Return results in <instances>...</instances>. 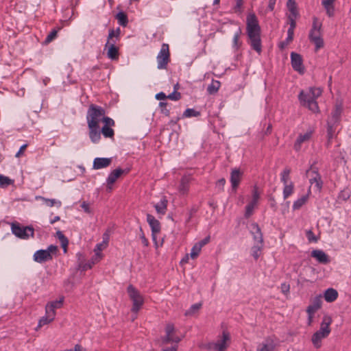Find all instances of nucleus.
Wrapping results in <instances>:
<instances>
[{"label": "nucleus", "instance_id": "obj_1", "mask_svg": "<svg viewBox=\"0 0 351 351\" xmlns=\"http://www.w3.org/2000/svg\"><path fill=\"white\" fill-rule=\"evenodd\" d=\"M246 34L248 44L257 53L262 52L261 29L257 16L254 12H250L246 17Z\"/></svg>", "mask_w": 351, "mask_h": 351}, {"label": "nucleus", "instance_id": "obj_2", "mask_svg": "<svg viewBox=\"0 0 351 351\" xmlns=\"http://www.w3.org/2000/svg\"><path fill=\"white\" fill-rule=\"evenodd\" d=\"M322 90L320 88L310 87L302 90L298 95V100L302 106L307 108L314 113L319 112L317 99L321 96Z\"/></svg>", "mask_w": 351, "mask_h": 351}, {"label": "nucleus", "instance_id": "obj_3", "mask_svg": "<svg viewBox=\"0 0 351 351\" xmlns=\"http://www.w3.org/2000/svg\"><path fill=\"white\" fill-rule=\"evenodd\" d=\"M322 25L318 21L317 18L314 17L308 38L309 40L315 45V51H317L324 45V40L322 37Z\"/></svg>", "mask_w": 351, "mask_h": 351}, {"label": "nucleus", "instance_id": "obj_4", "mask_svg": "<svg viewBox=\"0 0 351 351\" xmlns=\"http://www.w3.org/2000/svg\"><path fill=\"white\" fill-rule=\"evenodd\" d=\"M105 115L106 110L104 108L95 104L90 105L86 114L87 125H99Z\"/></svg>", "mask_w": 351, "mask_h": 351}, {"label": "nucleus", "instance_id": "obj_5", "mask_svg": "<svg viewBox=\"0 0 351 351\" xmlns=\"http://www.w3.org/2000/svg\"><path fill=\"white\" fill-rule=\"evenodd\" d=\"M127 291L130 299L132 302V306L131 308L132 312L137 313L141 308L143 303L144 298L141 293L132 285H130L127 288Z\"/></svg>", "mask_w": 351, "mask_h": 351}, {"label": "nucleus", "instance_id": "obj_6", "mask_svg": "<svg viewBox=\"0 0 351 351\" xmlns=\"http://www.w3.org/2000/svg\"><path fill=\"white\" fill-rule=\"evenodd\" d=\"M330 321L324 319L321 324L319 330L315 332L312 336V343L316 348L321 347V342L322 339L327 337L330 332V328L329 327Z\"/></svg>", "mask_w": 351, "mask_h": 351}, {"label": "nucleus", "instance_id": "obj_7", "mask_svg": "<svg viewBox=\"0 0 351 351\" xmlns=\"http://www.w3.org/2000/svg\"><path fill=\"white\" fill-rule=\"evenodd\" d=\"M315 131V126L308 125L304 132L299 133L293 145L294 149L297 152L300 151L303 143H308L311 141Z\"/></svg>", "mask_w": 351, "mask_h": 351}, {"label": "nucleus", "instance_id": "obj_8", "mask_svg": "<svg viewBox=\"0 0 351 351\" xmlns=\"http://www.w3.org/2000/svg\"><path fill=\"white\" fill-rule=\"evenodd\" d=\"M11 230L16 237L22 239H27L30 237H34V230L30 226H22L19 223L15 222L11 224Z\"/></svg>", "mask_w": 351, "mask_h": 351}, {"label": "nucleus", "instance_id": "obj_9", "mask_svg": "<svg viewBox=\"0 0 351 351\" xmlns=\"http://www.w3.org/2000/svg\"><path fill=\"white\" fill-rule=\"evenodd\" d=\"M230 343V334L227 330H223L221 336L216 341L210 344V348L214 351H226Z\"/></svg>", "mask_w": 351, "mask_h": 351}, {"label": "nucleus", "instance_id": "obj_10", "mask_svg": "<svg viewBox=\"0 0 351 351\" xmlns=\"http://www.w3.org/2000/svg\"><path fill=\"white\" fill-rule=\"evenodd\" d=\"M158 69H165L169 62V49L167 44L163 43L156 57Z\"/></svg>", "mask_w": 351, "mask_h": 351}, {"label": "nucleus", "instance_id": "obj_11", "mask_svg": "<svg viewBox=\"0 0 351 351\" xmlns=\"http://www.w3.org/2000/svg\"><path fill=\"white\" fill-rule=\"evenodd\" d=\"M291 63L293 69L300 74L304 73L303 60L302 56L295 52L291 53Z\"/></svg>", "mask_w": 351, "mask_h": 351}, {"label": "nucleus", "instance_id": "obj_12", "mask_svg": "<svg viewBox=\"0 0 351 351\" xmlns=\"http://www.w3.org/2000/svg\"><path fill=\"white\" fill-rule=\"evenodd\" d=\"M250 232L252 235L254 243L264 244L263 233L257 223H252L250 225Z\"/></svg>", "mask_w": 351, "mask_h": 351}, {"label": "nucleus", "instance_id": "obj_13", "mask_svg": "<svg viewBox=\"0 0 351 351\" xmlns=\"http://www.w3.org/2000/svg\"><path fill=\"white\" fill-rule=\"evenodd\" d=\"M53 259V256L46 250H38L33 255V260L38 263H43Z\"/></svg>", "mask_w": 351, "mask_h": 351}, {"label": "nucleus", "instance_id": "obj_14", "mask_svg": "<svg viewBox=\"0 0 351 351\" xmlns=\"http://www.w3.org/2000/svg\"><path fill=\"white\" fill-rule=\"evenodd\" d=\"M243 173L239 169H233L230 173V181L232 189L236 191L241 182Z\"/></svg>", "mask_w": 351, "mask_h": 351}, {"label": "nucleus", "instance_id": "obj_15", "mask_svg": "<svg viewBox=\"0 0 351 351\" xmlns=\"http://www.w3.org/2000/svg\"><path fill=\"white\" fill-rule=\"evenodd\" d=\"M120 34L121 29L119 27H117L116 29H109L108 40L105 45V48H107V46H112V45L113 46H116V43L120 39Z\"/></svg>", "mask_w": 351, "mask_h": 351}, {"label": "nucleus", "instance_id": "obj_16", "mask_svg": "<svg viewBox=\"0 0 351 351\" xmlns=\"http://www.w3.org/2000/svg\"><path fill=\"white\" fill-rule=\"evenodd\" d=\"M88 136L93 143H97L101 139V130L99 125H88Z\"/></svg>", "mask_w": 351, "mask_h": 351}, {"label": "nucleus", "instance_id": "obj_17", "mask_svg": "<svg viewBox=\"0 0 351 351\" xmlns=\"http://www.w3.org/2000/svg\"><path fill=\"white\" fill-rule=\"evenodd\" d=\"M322 295H319L315 296L311 300V304L307 307L306 309V311L309 315V318H311L312 315H313L319 308H321L322 304Z\"/></svg>", "mask_w": 351, "mask_h": 351}, {"label": "nucleus", "instance_id": "obj_18", "mask_svg": "<svg viewBox=\"0 0 351 351\" xmlns=\"http://www.w3.org/2000/svg\"><path fill=\"white\" fill-rule=\"evenodd\" d=\"M342 111V105L341 104H337L327 122L337 125L340 121Z\"/></svg>", "mask_w": 351, "mask_h": 351}, {"label": "nucleus", "instance_id": "obj_19", "mask_svg": "<svg viewBox=\"0 0 351 351\" xmlns=\"http://www.w3.org/2000/svg\"><path fill=\"white\" fill-rule=\"evenodd\" d=\"M112 162L111 158H95L93 163V169H101L106 168Z\"/></svg>", "mask_w": 351, "mask_h": 351}, {"label": "nucleus", "instance_id": "obj_20", "mask_svg": "<svg viewBox=\"0 0 351 351\" xmlns=\"http://www.w3.org/2000/svg\"><path fill=\"white\" fill-rule=\"evenodd\" d=\"M276 343L272 337L266 338L257 348L258 351H274Z\"/></svg>", "mask_w": 351, "mask_h": 351}, {"label": "nucleus", "instance_id": "obj_21", "mask_svg": "<svg viewBox=\"0 0 351 351\" xmlns=\"http://www.w3.org/2000/svg\"><path fill=\"white\" fill-rule=\"evenodd\" d=\"M123 173V170L121 168H117L110 173L106 179L108 188L110 190L112 189L111 185H112L117 181V180L121 176Z\"/></svg>", "mask_w": 351, "mask_h": 351}, {"label": "nucleus", "instance_id": "obj_22", "mask_svg": "<svg viewBox=\"0 0 351 351\" xmlns=\"http://www.w3.org/2000/svg\"><path fill=\"white\" fill-rule=\"evenodd\" d=\"M311 256L315 258L319 263L327 264L330 262L328 256L321 250H313Z\"/></svg>", "mask_w": 351, "mask_h": 351}, {"label": "nucleus", "instance_id": "obj_23", "mask_svg": "<svg viewBox=\"0 0 351 351\" xmlns=\"http://www.w3.org/2000/svg\"><path fill=\"white\" fill-rule=\"evenodd\" d=\"M147 221L151 228L152 233H159L160 232V223L153 215L147 214Z\"/></svg>", "mask_w": 351, "mask_h": 351}, {"label": "nucleus", "instance_id": "obj_24", "mask_svg": "<svg viewBox=\"0 0 351 351\" xmlns=\"http://www.w3.org/2000/svg\"><path fill=\"white\" fill-rule=\"evenodd\" d=\"M335 1L336 0H322V5L328 17H332L335 15Z\"/></svg>", "mask_w": 351, "mask_h": 351}, {"label": "nucleus", "instance_id": "obj_25", "mask_svg": "<svg viewBox=\"0 0 351 351\" xmlns=\"http://www.w3.org/2000/svg\"><path fill=\"white\" fill-rule=\"evenodd\" d=\"M168 201L165 197L160 199V202L154 205L156 213L158 215H164L167 208Z\"/></svg>", "mask_w": 351, "mask_h": 351}, {"label": "nucleus", "instance_id": "obj_26", "mask_svg": "<svg viewBox=\"0 0 351 351\" xmlns=\"http://www.w3.org/2000/svg\"><path fill=\"white\" fill-rule=\"evenodd\" d=\"M56 316V313H49V311H45V315L41 317L38 322V327L40 328L46 324L51 322Z\"/></svg>", "mask_w": 351, "mask_h": 351}, {"label": "nucleus", "instance_id": "obj_27", "mask_svg": "<svg viewBox=\"0 0 351 351\" xmlns=\"http://www.w3.org/2000/svg\"><path fill=\"white\" fill-rule=\"evenodd\" d=\"M337 297L338 292L332 288L327 289L324 293V298L327 302H334Z\"/></svg>", "mask_w": 351, "mask_h": 351}, {"label": "nucleus", "instance_id": "obj_28", "mask_svg": "<svg viewBox=\"0 0 351 351\" xmlns=\"http://www.w3.org/2000/svg\"><path fill=\"white\" fill-rule=\"evenodd\" d=\"M189 182L190 178L189 177L184 176L182 178L178 187L179 192L181 194L185 195L187 193L189 189Z\"/></svg>", "mask_w": 351, "mask_h": 351}, {"label": "nucleus", "instance_id": "obj_29", "mask_svg": "<svg viewBox=\"0 0 351 351\" xmlns=\"http://www.w3.org/2000/svg\"><path fill=\"white\" fill-rule=\"evenodd\" d=\"M312 173L314 174V176L310 178L309 182L311 185L315 184V187H316L317 190L319 191L322 188L321 176L317 171L313 170L312 171Z\"/></svg>", "mask_w": 351, "mask_h": 351}, {"label": "nucleus", "instance_id": "obj_30", "mask_svg": "<svg viewBox=\"0 0 351 351\" xmlns=\"http://www.w3.org/2000/svg\"><path fill=\"white\" fill-rule=\"evenodd\" d=\"M62 303L63 298H61L59 300H54L49 302L45 306V311H49V313H56L55 309L60 308Z\"/></svg>", "mask_w": 351, "mask_h": 351}, {"label": "nucleus", "instance_id": "obj_31", "mask_svg": "<svg viewBox=\"0 0 351 351\" xmlns=\"http://www.w3.org/2000/svg\"><path fill=\"white\" fill-rule=\"evenodd\" d=\"M311 193L310 189H308L306 195H302L301 197L298 198L295 200L293 204V210H298L300 209L308 200V195Z\"/></svg>", "mask_w": 351, "mask_h": 351}, {"label": "nucleus", "instance_id": "obj_32", "mask_svg": "<svg viewBox=\"0 0 351 351\" xmlns=\"http://www.w3.org/2000/svg\"><path fill=\"white\" fill-rule=\"evenodd\" d=\"M107 56L110 60H117L119 57V49L116 46H107Z\"/></svg>", "mask_w": 351, "mask_h": 351}, {"label": "nucleus", "instance_id": "obj_33", "mask_svg": "<svg viewBox=\"0 0 351 351\" xmlns=\"http://www.w3.org/2000/svg\"><path fill=\"white\" fill-rule=\"evenodd\" d=\"M287 6L289 9V11L290 12L289 16L297 17L298 15V12L295 0H288Z\"/></svg>", "mask_w": 351, "mask_h": 351}, {"label": "nucleus", "instance_id": "obj_34", "mask_svg": "<svg viewBox=\"0 0 351 351\" xmlns=\"http://www.w3.org/2000/svg\"><path fill=\"white\" fill-rule=\"evenodd\" d=\"M263 246L264 244L254 243L253 246L252 247L251 252L252 256L255 260H257L260 257L261 251L263 249Z\"/></svg>", "mask_w": 351, "mask_h": 351}, {"label": "nucleus", "instance_id": "obj_35", "mask_svg": "<svg viewBox=\"0 0 351 351\" xmlns=\"http://www.w3.org/2000/svg\"><path fill=\"white\" fill-rule=\"evenodd\" d=\"M241 35V29L239 28L234 34L232 39V47L238 50L241 46V42L240 41V36Z\"/></svg>", "mask_w": 351, "mask_h": 351}, {"label": "nucleus", "instance_id": "obj_36", "mask_svg": "<svg viewBox=\"0 0 351 351\" xmlns=\"http://www.w3.org/2000/svg\"><path fill=\"white\" fill-rule=\"evenodd\" d=\"M202 304L201 302L195 303L191 306V307L184 313L185 316H193L196 314L201 308Z\"/></svg>", "mask_w": 351, "mask_h": 351}, {"label": "nucleus", "instance_id": "obj_37", "mask_svg": "<svg viewBox=\"0 0 351 351\" xmlns=\"http://www.w3.org/2000/svg\"><path fill=\"white\" fill-rule=\"evenodd\" d=\"M40 198H41L45 205L49 207L56 206L57 208H60L62 205L61 202L56 199H48L42 197H40Z\"/></svg>", "mask_w": 351, "mask_h": 351}, {"label": "nucleus", "instance_id": "obj_38", "mask_svg": "<svg viewBox=\"0 0 351 351\" xmlns=\"http://www.w3.org/2000/svg\"><path fill=\"white\" fill-rule=\"evenodd\" d=\"M294 190V185L292 182H289V184L287 185H284L283 188V198L286 199L288 198L293 193Z\"/></svg>", "mask_w": 351, "mask_h": 351}, {"label": "nucleus", "instance_id": "obj_39", "mask_svg": "<svg viewBox=\"0 0 351 351\" xmlns=\"http://www.w3.org/2000/svg\"><path fill=\"white\" fill-rule=\"evenodd\" d=\"M116 19L120 25L123 27L127 26L128 23V19L127 15L123 12H119L117 14Z\"/></svg>", "mask_w": 351, "mask_h": 351}, {"label": "nucleus", "instance_id": "obj_40", "mask_svg": "<svg viewBox=\"0 0 351 351\" xmlns=\"http://www.w3.org/2000/svg\"><path fill=\"white\" fill-rule=\"evenodd\" d=\"M180 341V338L174 336L173 333H166V335L162 338V342L164 343H178Z\"/></svg>", "mask_w": 351, "mask_h": 351}, {"label": "nucleus", "instance_id": "obj_41", "mask_svg": "<svg viewBox=\"0 0 351 351\" xmlns=\"http://www.w3.org/2000/svg\"><path fill=\"white\" fill-rule=\"evenodd\" d=\"M337 125L327 122V137L328 144L330 143V141L332 139L335 135V129L334 128Z\"/></svg>", "mask_w": 351, "mask_h": 351}, {"label": "nucleus", "instance_id": "obj_42", "mask_svg": "<svg viewBox=\"0 0 351 351\" xmlns=\"http://www.w3.org/2000/svg\"><path fill=\"white\" fill-rule=\"evenodd\" d=\"M291 173V169L289 168H285L281 173L280 180L283 183L284 185H287L289 184V180L290 179L289 175Z\"/></svg>", "mask_w": 351, "mask_h": 351}, {"label": "nucleus", "instance_id": "obj_43", "mask_svg": "<svg viewBox=\"0 0 351 351\" xmlns=\"http://www.w3.org/2000/svg\"><path fill=\"white\" fill-rule=\"evenodd\" d=\"M101 133L105 138H113L114 135V130L111 128L103 126L101 129Z\"/></svg>", "mask_w": 351, "mask_h": 351}, {"label": "nucleus", "instance_id": "obj_44", "mask_svg": "<svg viewBox=\"0 0 351 351\" xmlns=\"http://www.w3.org/2000/svg\"><path fill=\"white\" fill-rule=\"evenodd\" d=\"M202 250V247H201V245H198L197 243L193 246V247L191 248V253H190V257L192 258V259H195L196 258L200 252Z\"/></svg>", "mask_w": 351, "mask_h": 351}, {"label": "nucleus", "instance_id": "obj_45", "mask_svg": "<svg viewBox=\"0 0 351 351\" xmlns=\"http://www.w3.org/2000/svg\"><path fill=\"white\" fill-rule=\"evenodd\" d=\"M220 87L219 81H213L207 88V90L210 94L216 93Z\"/></svg>", "mask_w": 351, "mask_h": 351}, {"label": "nucleus", "instance_id": "obj_46", "mask_svg": "<svg viewBox=\"0 0 351 351\" xmlns=\"http://www.w3.org/2000/svg\"><path fill=\"white\" fill-rule=\"evenodd\" d=\"M200 115V112L193 108H187L183 113L184 117H195Z\"/></svg>", "mask_w": 351, "mask_h": 351}, {"label": "nucleus", "instance_id": "obj_47", "mask_svg": "<svg viewBox=\"0 0 351 351\" xmlns=\"http://www.w3.org/2000/svg\"><path fill=\"white\" fill-rule=\"evenodd\" d=\"M12 183L11 179L8 177L0 175V187L3 188L10 185Z\"/></svg>", "mask_w": 351, "mask_h": 351}, {"label": "nucleus", "instance_id": "obj_48", "mask_svg": "<svg viewBox=\"0 0 351 351\" xmlns=\"http://www.w3.org/2000/svg\"><path fill=\"white\" fill-rule=\"evenodd\" d=\"M243 0H235V5L233 8L235 13L241 14L243 12Z\"/></svg>", "mask_w": 351, "mask_h": 351}, {"label": "nucleus", "instance_id": "obj_49", "mask_svg": "<svg viewBox=\"0 0 351 351\" xmlns=\"http://www.w3.org/2000/svg\"><path fill=\"white\" fill-rule=\"evenodd\" d=\"M306 236L310 243H316L318 241V238L314 234L311 230L306 231Z\"/></svg>", "mask_w": 351, "mask_h": 351}, {"label": "nucleus", "instance_id": "obj_50", "mask_svg": "<svg viewBox=\"0 0 351 351\" xmlns=\"http://www.w3.org/2000/svg\"><path fill=\"white\" fill-rule=\"evenodd\" d=\"M256 206L253 205L250 202L247 204V205L245 206V217L246 218L250 217L252 213L253 210L254 209Z\"/></svg>", "mask_w": 351, "mask_h": 351}, {"label": "nucleus", "instance_id": "obj_51", "mask_svg": "<svg viewBox=\"0 0 351 351\" xmlns=\"http://www.w3.org/2000/svg\"><path fill=\"white\" fill-rule=\"evenodd\" d=\"M57 34L58 31L56 29H53L46 37L45 43L48 44L51 43L57 36Z\"/></svg>", "mask_w": 351, "mask_h": 351}, {"label": "nucleus", "instance_id": "obj_52", "mask_svg": "<svg viewBox=\"0 0 351 351\" xmlns=\"http://www.w3.org/2000/svg\"><path fill=\"white\" fill-rule=\"evenodd\" d=\"M160 111L165 116L169 117L170 115V111L167 108V103L165 102H160L159 104Z\"/></svg>", "mask_w": 351, "mask_h": 351}, {"label": "nucleus", "instance_id": "obj_53", "mask_svg": "<svg viewBox=\"0 0 351 351\" xmlns=\"http://www.w3.org/2000/svg\"><path fill=\"white\" fill-rule=\"evenodd\" d=\"M102 122L104 123V126L111 128L114 125V121L108 117L104 116Z\"/></svg>", "mask_w": 351, "mask_h": 351}, {"label": "nucleus", "instance_id": "obj_54", "mask_svg": "<svg viewBox=\"0 0 351 351\" xmlns=\"http://www.w3.org/2000/svg\"><path fill=\"white\" fill-rule=\"evenodd\" d=\"M60 243H61V246L63 248L64 252L66 253V252H67V246H68V244H69V241H68L67 238L64 236V237H63V238H61L60 239Z\"/></svg>", "mask_w": 351, "mask_h": 351}, {"label": "nucleus", "instance_id": "obj_55", "mask_svg": "<svg viewBox=\"0 0 351 351\" xmlns=\"http://www.w3.org/2000/svg\"><path fill=\"white\" fill-rule=\"evenodd\" d=\"M295 19H296V17L288 16L289 24V27L288 29H291V30H293V31L295 30V28L296 27Z\"/></svg>", "mask_w": 351, "mask_h": 351}, {"label": "nucleus", "instance_id": "obj_56", "mask_svg": "<svg viewBox=\"0 0 351 351\" xmlns=\"http://www.w3.org/2000/svg\"><path fill=\"white\" fill-rule=\"evenodd\" d=\"M180 93L177 92V91H174L173 93H171V94H169L167 97L169 99H171V100H173V101H177L178 99H180Z\"/></svg>", "mask_w": 351, "mask_h": 351}, {"label": "nucleus", "instance_id": "obj_57", "mask_svg": "<svg viewBox=\"0 0 351 351\" xmlns=\"http://www.w3.org/2000/svg\"><path fill=\"white\" fill-rule=\"evenodd\" d=\"M101 250H102V244L101 243L97 244L96 247L95 249V256H96L95 260L97 261H99L100 258L101 254H100L99 251H101Z\"/></svg>", "mask_w": 351, "mask_h": 351}, {"label": "nucleus", "instance_id": "obj_58", "mask_svg": "<svg viewBox=\"0 0 351 351\" xmlns=\"http://www.w3.org/2000/svg\"><path fill=\"white\" fill-rule=\"evenodd\" d=\"M140 232H141V234H140V239H141V241H142V243L143 244L144 246L145 247H147L148 245H149V241L148 240L146 239L145 236V234L144 232H143V230L141 228H140Z\"/></svg>", "mask_w": 351, "mask_h": 351}, {"label": "nucleus", "instance_id": "obj_59", "mask_svg": "<svg viewBox=\"0 0 351 351\" xmlns=\"http://www.w3.org/2000/svg\"><path fill=\"white\" fill-rule=\"evenodd\" d=\"M46 251L48 252L50 254V255L53 256V254H56L58 251V247L54 245H50L47 247Z\"/></svg>", "mask_w": 351, "mask_h": 351}, {"label": "nucleus", "instance_id": "obj_60", "mask_svg": "<svg viewBox=\"0 0 351 351\" xmlns=\"http://www.w3.org/2000/svg\"><path fill=\"white\" fill-rule=\"evenodd\" d=\"M81 207L84 210V211L86 213H92V210L90 208V206H89V204L86 202H83L82 204H81Z\"/></svg>", "mask_w": 351, "mask_h": 351}, {"label": "nucleus", "instance_id": "obj_61", "mask_svg": "<svg viewBox=\"0 0 351 351\" xmlns=\"http://www.w3.org/2000/svg\"><path fill=\"white\" fill-rule=\"evenodd\" d=\"M95 263V261L94 260H91L90 261H88L86 264H84L82 267V270L85 271L88 269H91L93 265Z\"/></svg>", "mask_w": 351, "mask_h": 351}, {"label": "nucleus", "instance_id": "obj_62", "mask_svg": "<svg viewBox=\"0 0 351 351\" xmlns=\"http://www.w3.org/2000/svg\"><path fill=\"white\" fill-rule=\"evenodd\" d=\"M260 197V194L258 191V188L256 186H254L252 189V198L258 200Z\"/></svg>", "mask_w": 351, "mask_h": 351}, {"label": "nucleus", "instance_id": "obj_63", "mask_svg": "<svg viewBox=\"0 0 351 351\" xmlns=\"http://www.w3.org/2000/svg\"><path fill=\"white\" fill-rule=\"evenodd\" d=\"M175 328L173 324H168L166 326L165 328V332L166 333H174Z\"/></svg>", "mask_w": 351, "mask_h": 351}, {"label": "nucleus", "instance_id": "obj_64", "mask_svg": "<svg viewBox=\"0 0 351 351\" xmlns=\"http://www.w3.org/2000/svg\"><path fill=\"white\" fill-rule=\"evenodd\" d=\"M293 36H294V31L288 29L287 30V37L286 40L287 41H289V43H291L293 39Z\"/></svg>", "mask_w": 351, "mask_h": 351}]
</instances>
